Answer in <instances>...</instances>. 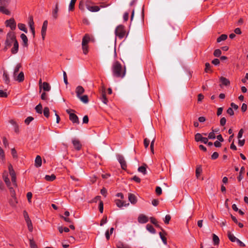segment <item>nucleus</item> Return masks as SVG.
Segmentation results:
<instances>
[{
	"label": "nucleus",
	"instance_id": "nucleus-1",
	"mask_svg": "<svg viewBox=\"0 0 248 248\" xmlns=\"http://www.w3.org/2000/svg\"><path fill=\"white\" fill-rule=\"evenodd\" d=\"M111 70L112 75L114 77L123 78L125 75L126 70L125 67L123 68L122 64L118 61L113 62Z\"/></svg>",
	"mask_w": 248,
	"mask_h": 248
},
{
	"label": "nucleus",
	"instance_id": "nucleus-2",
	"mask_svg": "<svg viewBox=\"0 0 248 248\" xmlns=\"http://www.w3.org/2000/svg\"><path fill=\"white\" fill-rule=\"evenodd\" d=\"M15 40H17L16 36L14 32H9L6 35V39L5 41V46L3 50L6 51L11 46L12 44L15 43Z\"/></svg>",
	"mask_w": 248,
	"mask_h": 248
},
{
	"label": "nucleus",
	"instance_id": "nucleus-3",
	"mask_svg": "<svg viewBox=\"0 0 248 248\" xmlns=\"http://www.w3.org/2000/svg\"><path fill=\"white\" fill-rule=\"evenodd\" d=\"M66 112L69 115V120L73 123L78 124L79 121L78 116L75 114V110L72 109H67Z\"/></svg>",
	"mask_w": 248,
	"mask_h": 248
},
{
	"label": "nucleus",
	"instance_id": "nucleus-4",
	"mask_svg": "<svg viewBox=\"0 0 248 248\" xmlns=\"http://www.w3.org/2000/svg\"><path fill=\"white\" fill-rule=\"evenodd\" d=\"M115 33L120 39L123 38L126 35L124 26L122 25L118 26L115 29Z\"/></svg>",
	"mask_w": 248,
	"mask_h": 248
},
{
	"label": "nucleus",
	"instance_id": "nucleus-5",
	"mask_svg": "<svg viewBox=\"0 0 248 248\" xmlns=\"http://www.w3.org/2000/svg\"><path fill=\"white\" fill-rule=\"evenodd\" d=\"M6 27H10L12 30H15L16 28V22L14 18H11L8 20H6L5 22Z\"/></svg>",
	"mask_w": 248,
	"mask_h": 248
},
{
	"label": "nucleus",
	"instance_id": "nucleus-6",
	"mask_svg": "<svg viewBox=\"0 0 248 248\" xmlns=\"http://www.w3.org/2000/svg\"><path fill=\"white\" fill-rule=\"evenodd\" d=\"M117 158L121 164V168L124 170H125L127 168V164L124 157L122 155L118 154L117 155Z\"/></svg>",
	"mask_w": 248,
	"mask_h": 248
},
{
	"label": "nucleus",
	"instance_id": "nucleus-7",
	"mask_svg": "<svg viewBox=\"0 0 248 248\" xmlns=\"http://www.w3.org/2000/svg\"><path fill=\"white\" fill-rule=\"evenodd\" d=\"M195 140L196 142L201 141L204 144H206L208 139L207 138L203 137L201 134L197 133L195 135Z\"/></svg>",
	"mask_w": 248,
	"mask_h": 248
},
{
	"label": "nucleus",
	"instance_id": "nucleus-8",
	"mask_svg": "<svg viewBox=\"0 0 248 248\" xmlns=\"http://www.w3.org/2000/svg\"><path fill=\"white\" fill-rule=\"evenodd\" d=\"M138 220L140 223H146L148 221V218L143 214H140L138 218Z\"/></svg>",
	"mask_w": 248,
	"mask_h": 248
},
{
	"label": "nucleus",
	"instance_id": "nucleus-9",
	"mask_svg": "<svg viewBox=\"0 0 248 248\" xmlns=\"http://www.w3.org/2000/svg\"><path fill=\"white\" fill-rule=\"evenodd\" d=\"M19 48V44L17 40H15L13 44V46L11 48V52L13 54H16L18 52Z\"/></svg>",
	"mask_w": 248,
	"mask_h": 248
},
{
	"label": "nucleus",
	"instance_id": "nucleus-10",
	"mask_svg": "<svg viewBox=\"0 0 248 248\" xmlns=\"http://www.w3.org/2000/svg\"><path fill=\"white\" fill-rule=\"evenodd\" d=\"M73 144L74 146V148L78 151H79L81 148V144L80 142V141L78 139H74L72 140Z\"/></svg>",
	"mask_w": 248,
	"mask_h": 248
},
{
	"label": "nucleus",
	"instance_id": "nucleus-11",
	"mask_svg": "<svg viewBox=\"0 0 248 248\" xmlns=\"http://www.w3.org/2000/svg\"><path fill=\"white\" fill-rule=\"evenodd\" d=\"M14 79L18 81L19 82H21L24 80V74L23 72H20L18 75H17L16 77H14Z\"/></svg>",
	"mask_w": 248,
	"mask_h": 248
},
{
	"label": "nucleus",
	"instance_id": "nucleus-12",
	"mask_svg": "<svg viewBox=\"0 0 248 248\" xmlns=\"http://www.w3.org/2000/svg\"><path fill=\"white\" fill-rule=\"evenodd\" d=\"M58 11H59V4H58V2H57L56 4H55V8L53 10L52 13V16H53V17L55 19H56L58 18Z\"/></svg>",
	"mask_w": 248,
	"mask_h": 248
},
{
	"label": "nucleus",
	"instance_id": "nucleus-13",
	"mask_svg": "<svg viewBox=\"0 0 248 248\" xmlns=\"http://www.w3.org/2000/svg\"><path fill=\"white\" fill-rule=\"evenodd\" d=\"M8 5H0V12L5 15H10L11 14L10 11L6 9V7Z\"/></svg>",
	"mask_w": 248,
	"mask_h": 248
},
{
	"label": "nucleus",
	"instance_id": "nucleus-14",
	"mask_svg": "<svg viewBox=\"0 0 248 248\" xmlns=\"http://www.w3.org/2000/svg\"><path fill=\"white\" fill-rule=\"evenodd\" d=\"M85 90L81 86H78L76 89V93L78 97H80L84 93Z\"/></svg>",
	"mask_w": 248,
	"mask_h": 248
},
{
	"label": "nucleus",
	"instance_id": "nucleus-15",
	"mask_svg": "<svg viewBox=\"0 0 248 248\" xmlns=\"http://www.w3.org/2000/svg\"><path fill=\"white\" fill-rule=\"evenodd\" d=\"M128 198L132 204H134L137 202V198L134 194L129 193Z\"/></svg>",
	"mask_w": 248,
	"mask_h": 248
},
{
	"label": "nucleus",
	"instance_id": "nucleus-16",
	"mask_svg": "<svg viewBox=\"0 0 248 248\" xmlns=\"http://www.w3.org/2000/svg\"><path fill=\"white\" fill-rule=\"evenodd\" d=\"M2 77L4 83L7 85H9L10 82V80L9 75L6 71H4L3 72Z\"/></svg>",
	"mask_w": 248,
	"mask_h": 248
},
{
	"label": "nucleus",
	"instance_id": "nucleus-17",
	"mask_svg": "<svg viewBox=\"0 0 248 248\" xmlns=\"http://www.w3.org/2000/svg\"><path fill=\"white\" fill-rule=\"evenodd\" d=\"M101 101L105 104H107L108 100L106 97L105 89H103L101 93V96L100 97Z\"/></svg>",
	"mask_w": 248,
	"mask_h": 248
},
{
	"label": "nucleus",
	"instance_id": "nucleus-18",
	"mask_svg": "<svg viewBox=\"0 0 248 248\" xmlns=\"http://www.w3.org/2000/svg\"><path fill=\"white\" fill-rule=\"evenodd\" d=\"M87 8L88 10H89L90 11L92 12H98L100 10V7L97 6H89L88 4L86 5Z\"/></svg>",
	"mask_w": 248,
	"mask_h": 248
},
{
	"label": "nucleus",
	"instance_id": "nucleus-19",
	"mask_svg": "<svg viewBox=\"0 0 248 248\" xmlns=\"http://www.w3.org/2000/svg\"><path fill=\"white\" fill-rule=\"evenodd\" d=\"M90 41V37L89 34H86L82 38V45H87Z\"/></svg>",
	"mask_w": 248,
	"mask_h": 248
},
{
	"label": "nucleus",
	"instance_id": "nucleus-20",
	"mask_svg": "<svg viewBox=\"0 0 248 248\" xmlns=\"http://www.w3.org/2000/svg\"><path fill=\"white\" fill-rule=\"evenodd\" d=\"M42 165V158L40 155H37L35 160V166L36 167H40Z\"/></svg>",
	"mask_w": 248,
	"mask_h": 248
},
{
	"label": "nucleus",
	"instance_id": "nucleus-21",
	"mask_svg": "<svg viewBox=\"0 0 248 248\" xmlns=\"http://www.w3.org/2000/svg\"><path fill=\"white\" fill-rule=\"evenodd\" d=\"M116 247L117 248H131L129 245L121 241H119L117 243Z\"/></svg>",
	"mask_w": 248,
	"mask_h": 248
},
{
	"label": "nucleus",
	"instance_id": "nucleus-22",
	"mask_svg": "<svg viewBox=\"0 0 248 248\" xmlns=\"http://www.w3.org/2000/svg\"><path fill=\"white\" fill-rule=\"evenodd\" d=\"M20 37L23 41V46H24L27 47L28 45V39L27 37L26 36V35L25 34L22 33L20 35Z\"/></svg>",
	"mask_w": 248,
	"mask_h": 248
},
{
	"label": "nucleus",
	"instance_id": "nucleus-23",
	"mask_svg": "<svg viewBox=\"0 0 248 248\" xmlns=\"http://www.w3.org/2000/svg\"><path fill=\"white\" fill-rule=\"evenodd\" d=\"M245 169L244 167H242L240 169L239 176L237 177V179L239 182H240L243 178V174L245 173Z\"/></svg>",
	"mask_w": 248,
	"mask_h": 248
},
{
	"label": "nucleus",
	"instance_id": "nucleus-24",
	"mask_svg": "<svg viewBox=\"0 0 248 248\" xmlns=\"http://www.w3.org/2000/svg\"><path fill=\"white\" fill-rule=\"evenodd\" d=\"M228 237L229 240L232 242H235L237 241L238 238L234 236L230 231L228 232Z\"/></svg>",
	"mask_w": 248,
	"mask_h": 248
},
{
	"label": "nucleus",
	"instance_id": "nucleus-25",
	"mask_svg": "<svg viewBox=\"0 0 248 248\" xmlns=\"http://www.w3.org/2000/svg\"><path fill=\"white\" fill-rule=\"evenodd\" d=\"M220 81L221 82V83L224 85L228 86L230 84V82L229 80L223 77H220Z\"/></svg>",
	"mask_w": 248,
	"mask_h": 248
},
{
	"label": "nucleus",
	"instance_id": "nucleus-26",
	"mask_svg": "<svg viewBox=\"0 0 248 248\" xmlns=\"http://www.w3.org/2000/svg\"><path fill=\"white\" fill-rule=\"evenodd\" d=\"M21 67V63H17L16 64V66L15 69H14V72H13V78L16 77L19 71V69Z\"/></svg>",
	"mask_w": 248,
	"mask_h": 248
},
{
	"label": "nucleus",
	"instance_id": "nucleus-27",
	"mask_svg": "<svg viewBox=\"0 0 248 248\" xmlns=\"http://www.w3.org/2000/svg\"><path fill=\"white\" fill-rule=\"evenodd\" d=\"M26 222L27 224V226H28L29 231L30 232H32L33 231V225H32V224L31 219L29 220H26Z\"/></svg>",
	"mask_w": 248,
	"mask_h": 248
},
{
	"label": "nucleus",
	"instance_id": "nucleus-28",
	"mask_svg": "<svg viewBox=\"0 0 248 248\" xmlns=\"http://www.w3.org/2000/svg\"><path fill=\"white\" fill-rule=\"evenodd\" d=\"M56 179V176L54 174H51V175H46L45 176V179L47 181H53Z\"/></svg>",
	"mask_w": 248,
	"mask_h": 248
},
{
	"label": "nucleus",
	"instance_id": "nucleus-29",
	"mask_svg": "<svg viewBox=\"0 0 248 248\" xmlns=\"http://www.w3.org/2000/svg\"><path fill=\"white\" fill-rule=\"evenodd\" d=\"M50 86L46 82H44L43 83V89L45 91H49L50 90Z\"/></svg>",
	"mask_w": 248,
	"mask_h": 248
},
{
	"label": "nucleus",
	"instance_id": "nucleus-30",
	"mask_svg": "<svg viewBox=\"0 0 248 248\" xmlns=\"http://www.w3.org/2000/svg\"><path fill=\"white\" fill-rule=\"evenodd\" d=\"M146 229L150 232L154 234L156 232L154 228L152 225L148 224L146 225Z\"/></svg>",
	"mask_w": 248,
	"mask_h": 248
},
{
	"label": "nucleus",
	"instance_id": "nucleus-31",
	"mask_svg": "<svg viewBox=\"0 0 248 248\" xmlns=\"http://www.w3.org/2000/svg\"><path fill=\"white\" fill-rule=\"evenodd\" d=\"M12 198L10 200L9 203L12 206H16L17 203V200L16 197H12Z\"/></svg>",
	"mask_w": 248,
	"mask_h": 248
},
{
	"label": "nucleus",
	"instance_id": "nucleus-32",
	"mask_svg": "<svg viewBox=\"0 0 248 248\" xmlns=\"http://www.w3.org/2000/svg\"><path fill=\"white\" fill-rule=\"evenodd\" d=\"M213 241L214 245H218L219 243V239L218 237L215 234H213Z\"/></svg>",
	"mask_w": 248,
	"mask_h": 248
},
{
	"label": "nucleus",
	"instance_id": "nucleus-33",
	"mask_svg": "<svg viewBox=\"0 0 248 248\" xmlns=\"http://www.w3.org/2000/svg\"><path fill=\"white\" fill-rule=\"evenodd\" d=\"M18 27L20 30L23 31L25 33H27L28 31L25 24L19 23L18 24Z\"/></svg>",
	"mask_w": 248,
	"mask_h": 248
},
{
	"label": "nucleus",
	"instance_id": "nucleus-34",
	"mask_svg": "<svg viewBox=\"0 0 248 248\" xmlns=\"http://www.w3.org/2000/svg\"><path fill=\"white\" fill-rule=\"evenodd\" d=\"M115 202L118 207H122L123 206H126V205L124 204V202H122L121 200L119 199L115 200Z\"/></svg>",
	"mask_w": 248,
	"mask_h": 248
},
{
	"label": "nucleus",
	"instance_id": "nucleus-35",
	"mask_svg": "<svg viewBox=\"0 0 248 248\" xmlns=\"http://www.w3.org/2000/svg\"><path fill=\"white\" fill-rule=\"evenodd\" d=\"M77 0H71L69 5V11H73L75 9V5Z\"/></svg>",
	"mask_w": 248,
	"mask_h": 248
},
{
	"label": "nucleus",
	"instance_id": "nucleus-36",
	"mask_svg": "<svg viewBox=\"0 0 248 248\" xmlns=\"http://www.w3.org/2000/svg\"><path fill=\"white\" fill-rule=\"evenodd\" d=\"M227 35L225 34H221L219 37L217 38V43H219L222 41H225L227 38Z\"/></svg>",
	"mask_w": 248,
	"mask_h": 248
},
{
	"label": "nucleus",
	"instance_id": "nucleus-37",
	"mask_svg": "<svg viewBox=\"0 0 248 248\" xmlns=\"http://www.w3.org/2000/svg\"><path fill=\"white\" fill-rule=\"evenodd\" d=\"M46 30H47L46 27L42 26V29H41V35H42L43 40L45 39V36L46 35Z\"/></svg>",
	"mask_w": 248,
	"mask_h": 248
},
{
	"label": "nucleus",
	"instance_id": "nucleus-38",
	"mask_svg": "<svg viewBox=\"0 0 248 248\" xmlns=\"http://www.w3.org/2000/svg\"><path fill=\"white\" fill-rule=\"evenodd\" d=\"M35 109L36 112H37L38 113H39V114L42 113V106L40 103L38 105H37L35 107Z\"/></svg>",
	"mask_w": 248,
	"mask_h": 248
},
{
	"label": "nucleus",
	"instance_id": "nucleus-39",
	"mask_svg": "<svg viewBox=\"0 0 248 248\" xmlns=\"http://www.w3.org/2000/svg\"><path fill=\"white\" fill-rule=\"evenodd\" d=\"M78 98H80L81 101H82L84 103H87L89 102L88 96L87 95H84L83 96H80Z\"/></svg>",
	"mask_w": 248,
	"mask_h": 248
},
{
	"label": "nucleus",
	"instance_id": "nucleus-40",
	"mask_svg": "<svg viewBox=\"0 0 248 248\" xmlns=\"http://www.w3.org/2000/svg\"><path fill=\"white\" fill-rule=\"evenodd\" d=\"M44 115L46 117L48 118L49 116V109L48 107H45L43 110Z\"/></svg>",
	"mask_w": 248,
	"mask_h": 248
},
{
	"label": "nucleus",
	"instance_id": "nucleus-41",
	"mask_svg": "<svg viewBox=\"0 0 248 248\" xmlns=\"http://www.w3.org/2000/svg\"><path fill=\"white\" fill-rule=\"evenodd\" d=\"M3 178L7 186H9L11 185V182L10 181L8 177V175L7 174L6 175H5L4 174H3Z\"/></svg>",
	"mask_w": 248,
	"mask_h": 248
},
{
	"label": "nucleus",
	"instance_id": "nucleus-42",
	"mask_svg": "<svg viewBox=\"0 0 248 248\" xmlns=\"http://www.w3.org/2000/svg\"><path fill=\"white\" fill-rule=\"evenodd\" d=\"M8 170L9 171V173L10 176H13L16 175V173L13 169V166L11 164H10L8 166Z\"/></svg>",
	"mask_w": 248,
	"mask_h": 248
},
{
	"label": "nucleus",
	"instance_id": "nucleus-43",
	"mask_svg": "<svg viewBox=\"0 0 248 248\" xmlns=\"http://www.w3.org/2000/svg\"><path fill=\"white\" fill-rule=\"evenodd\" d=\"M139 171L142 173L143 174H146V169L144 166H141L138 168Z\"/></svg>",
	"mask_w": 248,
	"mask_h": 248
},
{
	"label": "nucleus",
	"instance_id": "nucleus-44",
	"mask_svg": "<svg viewBox=\"0 0 248 248\" xmlns=\"http://www.w3.org/2000/svg\"><path fill=\"white\" fill-rule=\"evenodd\" d=\"M28 24H29L30 28L34 27L33 17L32 16H30L29 17Z\"/></svg>",
	"mask_w": 248,
	"mask_h": 248
},
{
	"label": "nucleus",
	"instance_id": "nucleus-45",
	"mask_svg": "<svg viewBox=\"0 0 248 248\" xmlns=\"http://www.w3.org/2000/svg\"><path fill=\"white\" fill-rule=\"evenodd\" d=\"M213 54L215 57H219L221 54V51L219 49H217L214 51Z\"/></svg>",
	"mask_w": 248,
	"mask_h": 248
},
{
	"label": "nucleus",
	"instance_id": "nucleus-46",
	"mask_svg": "<svg viewBox=\"0 0 248 248\" xmlns=\"http://www.w3.org/2000/svg\"><path fill=\"white\" fill-rule=\"evenodd\" d=\"M202 172V169L201 167H197L196 169V176L197 178H199L200 175Z\"/></svg>",
	"mask_w": 248,
	"mask_h": 248
},
{
	"label": "nucleus",
	"instance_id": "nucleus-47",
	"mask_svg": "<svg viewBox=\"0 0 248 248\" xmlns=\"http://www.w3.org/2000/svg\"><path fill=\"white\" fill-rule=\"evenodd\" d=\"M159 235H160V237L161 240H162L163 243L165 245H167V240L166 237L163 235V233L161 232H159Z\"/></svg>",
	"mask_w": 248,
	"mask_h": 248
},
{
	"label": "nucleus",
	"instance_id": "nucleus-48",
	"mask_svg": "<svg viewBox=\"0 0 248 248\" xmlns=\"http://www.w3.org/2000/svg\"><path fill=\"white\" fill-rule=\"evenodd\" d=\"M83 52L84 54H87L88 52V46L87 45H82Z\"/></svg>",
	"mask_w": 248,
	"mask_h": 248
},
{
	"label": "nucleus",
	"instance_id": "nucleus-49",
	"mask_svg": "<svg viewBox=\"0 0 248 248\" xmlns=\"http://www.w3.org/2000/svg\"><path fill=\"white\" fill-rule=\"evenodd\" d=\"M103 206H104V204H103V201L101 200H100L98 208H99V211L101 213H102L103 212V209H104Z\"/></svg>",
	"mask_w": 248,
	"mask_h": 248
},
{
	"label": "nucleus",
	"instance_id": "nucleus-50",
	"mask_svg": "<svg viewBox=\"0 0 248 248\" xmlns=\"http://www.w3.org/2000/svg\"><path fill=\"white\" fill-rule=\"evenodd\" d=\"M60 217L67 222L72 223V220L69 218L68 217H64L62 215H60Z\"/></svg>",
	"mask_w": 248,
	"mask_h": 248
},
{
	"label": "nucleus",
	"instance_id": "nucleus-51",
	"mask_svg": "<svg viewBox=\"0 0 248 248\" xmlns=\"http://www.w3.org/2000/svg\"><path fill=\"white\" fill-rule=\"evenodd\" d=\"M33 119L34 118L31 116L28 117L25 120V123L28 125Z\"/></svg>",
	"mask_w": 248,
	"mask_h": 248
},
{
	"label": "nucleus",
	"instance_id": "nucleus-52",
	"mask_svg": "<svg viewBox=\"0 0 248 248\" xmlns=\"http://www.w3.org/2000/svg\"><path fill=\"white\" fill-rule=\"evenodd\" d=\"M211 71V65L209 63L206 62L205 63V72L206 73Z\"/></svg>",
	"mask_w": 248,
	"mask_h": 248
},
{
	"label": "nucleus",
	"instance_id": "nucleus-53",
	"mask_svg": "<svg viewBox=\"0 0 248 248\" xmlns=\"http://www.w3.org/2000/svg\"><path fill=\"white\" fill-rule=\"evenodd\" d=\"M0 158L2 160H5V154L3 150L0 146Z\"/></svg>",
	"mask_w": 248,
	"mask_h": 248
},
{
	"label": "nucleus",
	"instance_id": "nucleus-54",
	"mask_svg": "<svg viewBox=\"0 0 248 248\" xmlns=\"http://www.w3.org/2000/svg\"><path fill=\"white\" fill-rule=\"evenodd\" d=\"M170 219L171 216L170 215H167L165 217L164 223L166 224H168Z\"/></svg>",
	"mask_w": 248,
	"mask_h": 248
},
{
	"label": "nucleus",
	"instance_id": "nucleus-55",
	"mask_svg": "<svg viewBox=\"0 0 248 248\" xmlns=\"http://www.w3.org/2000/svg\"><path fill=\"white\" fill-rule=\"evenodd\" d=\"M78 7H79V9L81 11H84V10H85V8H84V1L83 0H81L79 2Z\"/></svg>",
	"mask_w": 248,
	"mask_h": 248
},
{
	"label": "nucleus",
	"instance_id": "nucleus-56",
	"mask_svg": "<svg viewBox=\"0 0 248 248\" xmlns=\"http://www.w3.org/2000/svg\"><path fill=\"white\" fill-rule=\"evenodd\" d=\"M8 96L6 92L2 90H0V97L6 98Z\"/></svg>",
	"mask_w": 248,
	"mask_h": 248
},
{
	"label": "nucleus",
	"instance_id": "nucleus-57",
	"mask_svg": "<svg viewBox=\"0 0 248 248\" xmlns=\"http://www.w3.org/2000/svg\"><path fill=\"white\" fill-rule=\"evenodd\" d=\"M11 154L14 158H17V155L16 151L15 148H13L11 149Z\"/></svg>",
	"mask_w": 248,
	"mask_h": 248
},
{
	"label": "nucleus",
	"instance_id": "nucleus-58",
	"mask_svg": "<svg viewBox=\"0 0 248 248\" xmlns=\"http://www.w3.org/2000/svg\"><path fill=\"white\" fill-rule=\"evenodd\" d=\"M11 0H0V5H8Z\"/></svg>",
	"mask_w": 248,
	"mask_h": 248
},
{
	"label": "nucleus",
	"instance_id": "nucleus-59",
	"mask_svg": "<svg viewBox=\"0 0 248 248\" xmlns=\"http://www.w3.org/2000/svg\"><path fill=\"white\" fill-rule=\"evenodd\" d=\"M219 155L217 152H214L211 155V159L213 160H215L218 157Z\"/></svg>",
	"mask_w": 248,
	"mask_h": 248
},
{
	"label": "nucleus",
	"instance_id": "nucleus-60",
	"mask_svg": "<svg viewBox=\"0 0 248 248\" xmlns=\"http://www.w3.org/2000/svg\"><path fill=\"white\" fill-rule=\"evenodd\" d=\"M155 192L157 195H160L162 194V189L160 186H157L155 188Z\"/></svg>",
	"mask_w": 248,
	"mask_h": 248
},
{
	"label": "nucleus",
	"instance_id": "nucleus-61",
	"mask_svg": "<svg viewBox=\"0 0 248 248\" xmlns=\"http://www.w3.org/2000/svg\"><path fill=\"white\" fill-rule=\"evenodd\" d=\"M23 216L25 221L30 219L29 215L26 210L23 211Z\"/></svg>",
	"mask_w": 248,
	"mask_h": 248
},
{
	"label": "nucleus",
	"instance_id": "nucleus-62",
	"mask_svg": "<svg viewBox=\"0 0 248 248\" xmlns=\"http://www.w3.org/2000/svg\"><path fill=\"white\" fill-rule=\"evenodd\" d=\"M216 138L215 134L214 133V132H211L209 133L208 136V139H215Z\"/></svg>",
	"mask_w": 248,
	"mask_h": 248
},
{
	"label": "nucleus",
	"instance_id": "nucleus-63",
	"mask_svg": "<svg viewBox=\"0 0 248 248\" xmlns=\"http://www.w3.org/2000/svg\"><path fill=\"white\" fill-rule=\"evenodd\" d=\"M9 189H10V192L11 197H16V192H15V191L14 189V188L13 187H10Z\"/></svg>",
	"mask_w": 248,
	"mask_h": 248
},
{
	"label": "nucleus",
	"instance_id": "nucleus-64",
	"mask_svg": "<svg viewBox=\"0 0 248 248\" xmlns=\"http://www.w3.org/2000/svg\"><path fill=\"white\" fill-rule=\"evenodd\" d=\"M227 112L228 114L231 116H232L234 115V111L232 108H229L227 110Z\"/></svg>",
	"mask_w": 248,
	"mask_h": 248
}]
</instances>
